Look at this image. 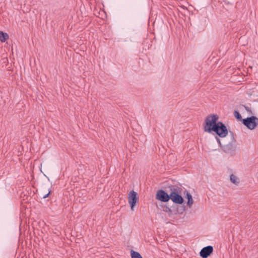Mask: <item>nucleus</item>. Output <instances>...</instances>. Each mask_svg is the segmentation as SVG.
I'll use <instances>...</instances> for the list:
<instances>
[{
    "label": "nucleus",
    "mask_w": 258,
    "mask_h": 258,
    "mask_svg": "<svg viewBox=\"0 0 258 258\" xmlns=\"http://www.w3.org/2000/svg\"><path fill=\"white\" fill-rule=\"evenodd\" d=\"M170 187V200L176 204L181 205L184 202L183 198L182 197L180 187L175 185H171Z\"/></svg>",
    "instance_id": "f03ea898"
},
{
    "label": "nucleus",
    "mask_w": 258,
    "mask_h": 258,
    "mask_svg": "<svg viewBox=\"0 0 258 258\" xmlns=\"http://www.w3.org/2000/svg\"><path fill=\"white\" fill-rule=\"evenodd\" d=\"M137 193L134 190H131L128 195V201L130 204L131 208L134 210V208L138 200Z\"/></svg>",
    "instance_id": "20e7f679"
},
{
    "label": "nucleus",
    "mask_w": 258,
    "mask_h": 258,
    "mask_svg": "<svg viewBox=\"0 0 258 258\" xmlns=\"http://www.w3.org/2000/svg\"><path fill=\"white\" fill-rule=\"evenodd\" d=\"M242 123L249 130H254L258 125V118L255 116H251L244 118Z\"/></svg>",
    "instance_id": "7ed1b4c3"
},
{
    "label": "nucleus",
    "mask_w": 258,
    "mask_h": 258,
    "mask_svg": "<svg viewBox=\"0 0 258 258\" xmlns=\"http://www.w3.org/2000/svg\"><path fill=\"white\" fill-rule=\"evenodd\" d=\"M216 140L220 146L222 150L225 153H232L234 151V147L231 143H229L227 145H222L220 140L216 137Z\"/></svg>",
    "instance_id": "423d86ee"
},
{
    "label": "nucleus",
    "mask_w": 258,
    "mask_h": 258,
    "mask_svg": "<svg viewBox=\"0 0 258 258\" xmlns=\"http://www.w3.org/2000/svg\"><path fill=\"white\" fill-rule=\"evenodd\" d=\"M156 198L162 202H167L170 200V194L168 195L163 189H159L157 192Z\"/></svg>",
    "instance_id": "39448f33"
},
{
    "label": "nucleus",
    "mask_w": 258,
    "mask_h": 258,
    "mask_svg": "<svg viewBox=\"0 0 258 258\" xmlns=\"http://www.w3.org/2000/svg\"><path fill=\"white\" fill-rule=\"evenodd\" d=\"M230 181H231V182H232L234 184H237L238 183V181H237L238 179H237V177L235 175H234V174L230 175Z\"/></svg>",
    "instance_id": "9b49d317"
},
{
    "label": "nucleus",
    "mask_w": 258,
    "mask_h": 258,
    "mask_svg": "<svg viewBox=\"0 0 258 258\" xmlns=\"http://www.w3.org/2000/svg\"><path fill=\"white\" fill-rule=\"evenodd\" d=\"M183 195L185 199L187 200V205L189 207L191 208L194 203V200L192 199V195L187 190H185L183 192Z\"/></svg>",
    "instance_id": "6e6552de"
},
{
    "label": "nucleus",
    "mask_w": 258,
    "mask_h": 258,
    "mask_svg": "<svg viewBox=\"0 0 258 258\" xmlns=\"http://www.w3.org/2000/svg\"><path fill=\"white\" fill-rule=\"evenodd\" d=\"M131 258H143L141 254L134 250H131Z\"/></svg>",
    "instance_id": "9d476101"
},
{
    "label": "nucleus",
    "mask_w": 258,
    "mask_h": 258,
    "mask_svg": "<svg viewBox=\"0 0 258 258\" xmlns=\"http://www.w3.org/2000/svg\"><path fill=\"white\" fill-rule=\"evenodd\" d=\"M230 134L231 135V138L232 139V140H234L233 133L231 132H230Z\"/></svg>",
    "instance_id": "dca6fc26"
},
{
    "label": "nucleus",
    "mask_w": 258,
    "mask_h": 258,
    "mask_svg": "<svg viewBox=\"0 0 258 258\" xmlns=\"http://www.w3.org/2000/svg\"><path fill=\"white\" fill-rule=\"evenodd\" d=\"M50 192H51V190L49 189L48 192L47 194L43 195L42 198L43 199H45V198H47L49 196V195H50Z\"/></svg>",
    "instance_id": "ddd939ff"
},
{
    "label": "nucleus",
    "mask_w": 258,
    "mask_h": 258,
    "mask_svg": "<svg viewBox=\"0 0 258 258\" xmlns=\"http://www.w3.org/2000/svg\"><path fill=\"white\" fill-rule=\"evenodd\" d=\"M213 251V247L208 245L203 247L200 252V255L202 258H207Z\"/></svg>",
    "instance_id": "0eeeda50"
},
{
    "label": "nucleus",
    "mask_w": 258,
    "mask_h": 258,
    "mask_svg": "<svg viewBox=\"0 0 258 258\" xmlns=\"http://www.w3.org/2000/svg\"><path fill=\"white\" fill-rule=\"evenodd\" d=\"M9 38V35L7 33L0 31V41L5 42Z\"/></svg>",
    "instance_id": "1a4fd4ad"
},
{
    "label": "nucleus",
    "mask_w": 258,
    "mask_h": 258,
    "mask_svg": "<svg viewBox=\"0 0 258 258\" xmlns=\"http://www.w3.org/2000/svg\"><path fill=\"white\" fill-rule=\"evenodd\" d=\"M218 116L212 114L206 117L204 125V130L205 132L211 133L215 132L220 138L225 137L228 133V130L225 125L221 121H218Z\"/></svg>",
    "instance_id": "f257e3e1"
},
{
    "label": "nucleus",
    "mask_w": 258,
    "mask_h": 258,
    "mask_svg": "<svg viewBox=\"0 0 258 258\" xmlns=\"http://www.w3.org/2000/svg\"><path fill=\"white\" fill-rule=\"evenodd\" d=\"M166 212H171V209L169 208L166 207Z\"/></svg>",
    "instance_id": "2eb2a0df"
},
{
    "label": "nucleus",
    "mask_w": 258,
    "mask_h": 258,
    "mask_svg": "<svg viewBox=\"0 0 258 258\" xmlns=\"http://www.w3.org/2000/svg\"><path fill=\"white\" fill-rule=\"evenodd\" d=\"M234 117L238 120H241L242 118L241 115L240 113L236 110H235L234 112Z\"/></svg>",
    "instance_id": "f8f14e48"
},
{
    "label": "nucleus",
    "mask_w": 258,
    "mask_h": 258,
    "mask_svg": "<svg viewBox=\"0 0 258 258\" xmlns=\"http://www.w3.org/2000/svg\"><path fill=\"white\" fill-rule=\"evenodd\" d=\"M243 107H244L245 110L248 111V112H251V110L249 109V107H247L245 105H243Z\"/></svg>",
    "instance_id": "4468645a"
}]
</instances>
